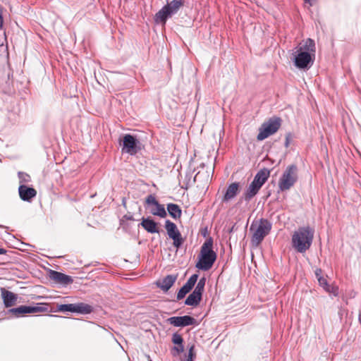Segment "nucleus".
Instances as JSON below:
<instances>
[{
    "instance_id": "nucleus-1",
    "label": "nucleus",
    "mask_w": 361,
    "mask_h": 361,
    "mask_svg": "<svg viewBox=\"0 0 361 361\" xmlns=\"http://www.w3.org/2000/svg\"><path fill=\"white\" fill-rule=\"evenodd\" d=\"M295 49L293 54L295 66L299 69H310L315 60L316 45L314 41L311 38H307L303 44L300 43Z\"/></svg>"
},
{
    "instance_id": "nucleus-2",
    "label": "nucleus",
    "mask_w": 361,
    "mask_h": 361,
    "mask_svg": "<svg viewBox=\"0 0 361 361\" xmlns=\"http://www.w3.org/2000/svg\"><path fill=\"white\" fill-rule=\"evenodd\" d=\"M314 238V230L310 226L299 227L292 235V245L300 253L310 249Z\"/></svg>"
},
{
    "instance_id": "nucleus-3",
    "label": "nucleus",
    "mask_w": 361,
    "mask_h": 361,
    "mask_svg": "<svg viewBox=\"0 0 361 361\" xmlns=\"http://www.w3.org/2000/svg\"><path fill=\"white\" fill-rule=\"evenodd\" d=\"M269 176L270 170L267 168H263L259 170L255 174L253 180L240 197L239 202H242L243 200L246 202H249L259 192Z\"/></svg>"
},
{
    "instance_id": "nucleus-4",
    "label": "nucleus",
    "mask_w": 361,
    "mask_h": 361,
    "mask_svg": "<svg viewBox=\"0 0 361 361\" xmlns=\"http://www.w3.org/2000/svg\"><path fill=\"white\" fill-rule=\"evenodd\" d=\"M213 239L209 237L201 247L199 261L195 267L202 271L210 269L216 259V254L213 250Z\"/></svg>"
},
{
    "instance_id": "nucleus-5",
    "label": "nucleus",
    "mask_w": 361,
    "mask_h": 361,
    "mask_svg": "<svg viewBox=\"0 0 361 361\" xmlns=\"http://www.w3.org/2000/svg\"><path fill=\"white\" fill-rule=\"evenodd\" d=\"M298 169L295 164L288 165L279 180V188L281 192L288 190L298 179Z\"/></svg>"
},
{
    "instance_id": "nucleus-6",
    "label": "nucleus",
    "mask_w": 361,
    "mask_h": 361,
    "mask_svg": "<svg viewBox=\"0 0 361 361\" xmlns=\"http://www.w3.org/2000/svg\"><path fill=\"white\" fill-rule=\"evenodd\" d=\"M185 0H172L167 2L156 14L154 20L157 23H166L168 18L176 14L181 6H183Z\"/></svg>"
},
{
    "instance_id": "nucleus-7",
    "label": "nucleus",
    "mask_w": 361,
    "mask_h": 361,
    "mask_svg": "<svg viewBox=\"0 0 361 361\" xmlns=\"http://www.w3.org/2000/svg\"><path fill=\"white\" fill-rule=\"evenodd\" d=\"M48 311V304L39 302L37 303L35 306L21 305L17 307L8 309L7 314H11L13 317L18 318L29 314L47 312Z\"/></svg>"
},
{
    "instance_id": "nucleus-8",
    "label": "nucleus",
    "mask_w": 361,
    "mask_h": 361,
    "mask_svg": "<svg viewBox=\"0 0 361 361\" xmlns=\"http://www.w3.org/2000/svg\"><path fill=\"white\" fill-rule=\"evenodd\" d=\"M122 146L123 154H128L131 156L136 155L142 149V143L137 136L131 134H125L122 140H119Z\"/></svg>"
},
{
    "instance_id": "nucleus-9",
    "label": "nucleus",
    "mask_w": 361,
    "mask_h": 361,
    "mask_svg": "<svg viewBox=\"0 0 361 361\" xmlns=\"http://www.w3.org/2000/svg\"><path fill=\"white\" fill-rule=\"evenodd\" d=\"M281 126V118L280 117L270 118L267 121L264 122L259 128V133L257 136V140L262 141L269 136L278 131Z\"/></svg>"
},
{
    "instance_id": "nucleus-10",
    "label": "nucleus",
    "mask_w": 361,
    "mask_h": 361,
    "mask_svg": "<svg viewBox=\"0 0 361 361\" xmlns=\"http://www.w3.org/2000/svg\"><path fill=\"white\" fill-rule=\"evenodd\" d=\"M94 311V307L85 302H78L72 304L57 305L55 312H70L80 314H88Z\"/></svg>"
},
{
    "instance_id": "nucleus-11",
    "label": "nucleus",
    "mask_w": 361,
    "mask_h": 361,
    "mask_svg": "<svg viewBox=\"0 0 361 361\" xmlns=\"http://www.w3.org/2000/svg\"><path fill=\"white\" fill-rule=\"evenodd\" d=\"M271 223L266 219H261L257 229L252 234L251 242L255 245H258L262 243L266 235H267L271 230Z\"/></svg>"
},
{
    "instance_id": "nucleus-12",
    "label": "nucleus",
    "mask_w": 361,
    "mask_h": 361,
    "mask_svg": "<svg viewBox=\"0 0 361 361\" xmlns=\"http://www.w3.org/2000/svg\"><path fill=\"white\" fill-rule=\"evenodd\" d=\"M165 228L169 238L173 240V246L177 249L180 248L184 243V238H183L176 224L167 219L165 221Z\"/></svg>"
},
{
    "instance_id": "nucleus-13",
    "label": "nucleus",
    "mask_w": 361,
    "mask_h": 361,
    "mask_svg": "<svg viewBox=\"0 0 361 361\" xmlns=\"http://www.w3.org/2000/svg\"><path fill=\"white\" fill-rule=\"evenodd\" d=\"M168 322L176 327H185L197 324V320L189 315L171 317L168 319Z\"/></svg>"
},
{
    "instance_id": "nucleus-14",
    "label": "nucleus",
    "mask_w": 361,
    "mask_h": 361,
    "mask_svg": "<svg viewBox=\"0 0 361 361\" xmlns=\"http://www.w3.org/2000/svg\"><path fill=\"white\" fill-rule=\"evenodd\" d=\"M49 278L56 283L66 286L73 282V279L71 276L66 275L55 270H48Z\"/></svg>"
},
{
    "instance_id": "nucleus-15",
    "label": "nucleus",
    "mask_w": 361,
    "mask_h": 361,
    "mask_svg": "<svg viewBox=\"0 0 361 361\" xmlns=\"http://www.w3.org/2000/svg\"><path fill=\"white\" fill-rule=\"evenodd\" d=\"M240 192V183L234 182L229 184L225 191L221 201L223 202H228L234 199Z\"/></svg>"
},
{
    "instance_id": "nucleus-16",
    "label": "nucleus",
    "mask_w": 361,
    "mask_h": 361,
    "mask_svg": "<svg viewBox=\"0 0 361 361\" xmlns=\"http://www.w3.org/2000/svg\"><path fill=\"white\" fill-rule=\"evenodd\" d=\"M18 193L22 200L28 202H30L37 195V191L35 189L24 184L20 185L18 188Z\"/></svg>"
},
{
    "instance_id": "nucleus-17",
    "label": "nucleus",
    "mask_w": 361,
    "mask_h": 361,
    "mask_svg": "<svg viewBox=\"0 0 361 361\" xmlns=\"http://www.w3.org/2000/svg\"><path fill=\"white\" fill-rule=\"evenodd\" d=\"M1 295L4 305L6 307H11L16 305L18 300V295L16 293L8 290L4 288H1Z\"/></svg>"
},
{
    "instance_id": "nucleus-18",
    "label": "nucleus",
    "mask_w": 361,
    "mask_h": 361,
    "mask_svg": "<svg viewBox=\"0 0 361 361\" xmlns=\"http://www.w3.org/2000/svg\"><path fill=\"white\" fill-rule=\"evenodd\" d=\"M176 280V275L169 274L163 278L161 280L158 281L156 284L163 291L166 292L173 286Z\"/></svg>"
},
{
    "instance_id": "nucleus-19",
    "label": "nucleus",
    "mask_w": 361,
    "mask_h": 361,
    "mask_svg": "<svg viewBox=\"0 0 361 361\" xmlns=\"http://www.w3.org/2000/svg\"><path fill=\"white\" fill-rule=\"evenodd\" d=\"M142 227L149 233H159V229L157 227V223L149 217L142 218L140 223Z\"/></svg>"
},
{
    "instance_id": "nucleus-20",
    "label": "nucleus",
    "mask_w": 361,
    "mask_h": 361,
    "mask_svg": "<svg viewBox=\"0 0 361 361\" xmlns=\"http://www.w3.org/2000/svg\"><path fill=\"white\" fill-rule=\"evenodd\" d=\"M202 295L193 290L185 299V305L188 306H197L202 300Z\"/></svg>"
},
{
    "instance_id": "nucleus-21",
    "label": "nucleus",
    "mask_w": 361,
    "mask_h": 361,
    "mask_svg": "<svg viewBox=\"0 0 361 361\" xmlns=\"http://www.w3.org/2000/svg\"><path fill=\"white\" fill-rule=\"evenodd\" d=\"M169 215L174 219H180L182 215V210L179 205L174 203H169L166 205Z\"/></svg>"
},
{
    "instance_id": "nucleus-22",
    "label": "nucleus",
    "mask_w": 361,
    "mask_h": 361,
    "mask_svg": "<svg viewBox=\"0 0 361 361\" xmlns=\"http://www.w3.org/2000/svg\"><path fill=\"white\" fill-rule=\"evenodd\" d=\"M151 213L161 218H164L167 215L164 205L159 204V202L155 206V209L151 210Z\"/></svg>"
},
{
    "instance_id": "nucleus-23",
    "label": "nucleus",
    "mask_w": 361,
    "mask_h": 361,
    "mask_svg": "<svg viewBox=\"0 0 361 361\" xmlns=\"http://www.w3.org/2000/svg\"><path fill=\"white\" fill-rule=\"evenodd\" d=\"M199 275L197 274H192L187 281V282L184 284L190 290L192 289L195 286V283L197 281Z\"/></svg>"
},
{
    "instance_id": "nucleus-24",
    "label": "nucleus",
    "mask_w": 361,
    "mask_h": 361,
    "mask_svg": "<svg viewBox=\"0 0 361 361\" xmlns=\"http://www.w3.org/2000/svg\"><path fill=\"white\" fill-rule=\"evenodd\" d=\"M206 278L204 276L200 279L198 281L194 290L200 293V294L203 295L204 290V286L206 283Z\"/></svg>"
},
{
    "instance_id": "nucleus-25",
    "label": "nucleus",
    "mask_w": 361,
    "mask_h": 361,
    "mask_svg": "<svg viewBox=\"0 0 361 361\" xmlns=\"http://www.w3.org/2000/svg\"><path fill=\"white\" fill-rule=\"evenodd\" d=\"M190 289H188L185 285H183L178 290L177 293V300H180L181 299L184 298L186 294H188L190 292Z\"/></svg>"
},
{
    "instance_id": "nucleus-26",
    "label": "nucleus",
    "mask_w": 361,
    "mask_h": 361,
    "mask_svg": "<svg viewBox=\"0 0 361 361\" xmlns=\"http://www.w3.org/2000/svg\"><path fill=\"white\" fill-rule=\"evenodd\" d=\"M18 176L20 183H29L30 181V176L25 172L19 171Z\"/></svg>"
},
{
    "instance_id": "nucleus-27",
    "label": "nucleus",
    "mask_w": 361,
    "mask_h": 361,
    "mask_svg": "<svg viewBox=\"0 0 361 361\" xmlns=\"http://www.w3.org/2000/svg\"><path fill=\"white\" fill-rule=\"evenodd\" d=\"M171 341L174 345L181 344V343H183V338L180 334L175 332L172 334Z\"/></svg>"
},
{
    "instance_id": "nucleus-28",
    "label": "nucleus",
    "mask_w": 361,
    "mask_h": 361,
    "mask_svg": "<svg viewBox=\"0 0 361 361\" xmlns=\"http://www.w3.org/2000/svg\"><path fill=\"white\" fill-rule=\"evenodd\" d=\"M172 350L176 352V353H173V355L174 356L182 353L184 351L183 343H181V344H175L172 348Z\"/></svg>"
},
{
    "instance_id": "nucleus-29",
    "label": "nucleus",
    "mask_w": 361,
    "mask_h": 361,
    "mask_svg": "<svg viewBox=\"0 0 361 361\" xmlns=\"http://www.w3.org/2000/svg\"><path fill=\"white\" fill-rule=\"evenodd\" d=\"M145 202L149 205L152 204L154 206H156L159 203L153 195H149L145 200Z\"/></svg>"
},
{
    "instance_id": "nucleus-30",
    "label": "nucleus",
    "mask_w": 361,
    "mask_h": 361,
    "mask_svg": "<svg viewBox=\"0 0 361 361\" xmlns=\"http://www.w3.org/2000/svg\"><path fill=\"white\" fill-rule=\"evenodd\" d=\"M319 284L321 287L324 288L325 290L326 288H329V286H330L327 281V279L324 277H320L318 280Z\"/></svg>"
},
{
    "instance_id": "nucleus-31",
    "label": "nucleus",
    "mask_w": 361,
    "mask_h": 361,
    "mask_svg": "<svg viewBox=\"0 0 361 361\" xmlns=\"http://www.w3.org/2000/svg\"><path fill=\"white\" fill-rule=\"evenodd\" d=\"M195 345L192 344L188 348V355L187 359L192 360L195 357V353L194 352Z\"/></svg>"
},
{
    "instance_id": "nucleus-32",
    "label": "nucleus",
    "mask_w": 361,
    "mask_h": 361,
    "mask_svg": "<svg viewBox=\"0 0 361 361\" xmlns=\"http://www.w3.org/2000/svg\"><path fill=\"white\" fill-rule=\"evenodd\" d=\"M326 292L332 293L334 296H337L338 294V288L334 286H329V288L325 290Z\"/></svg>"
},
{
    "instance_id": "nucleus-33",
    "label": "nucleus",
    "mask_w": 361,
    "mask_h": 361,
    "mask_svg": "<svg viewBox=\"0 0 361 361\" xmlns=\"http://www.w3.org/2000/svg\"><path fill=\"white\" fill-rule=\"evenodd\" d=\"M314 274L317 281L319 280V279H320V277H324L322 276V270L320 268L316 269Z\"/></svg>"
},
{
    "instance_id": "nucleus-34",
    "label": "nucleus",
    "mask_w": 361,
    "mask_h": 361,
    "mask_svg": "<svg viewBox=\"0 0 361 361\" xmlns=\"http://www.w3.org/2000/svg\"><path fill=\"white\" fill-rule=\"evenodd\" d=\"M4 19H3V7L0 6V30L3 27Z\"/></svg>"
},
{
    "instance_id": "nucleus-35",
    "label": "nucleus",
    "mask_w": 361,
    "mask_h": 361,
    "mask_svg": "<svg viewBox=\"0 0 361 361\" xmlns=\"http://www.w3.org/2000/svg\"><path fill=\"white\" fill-rule=\"evenodd\" d=\"M290 133H288L286 136L285 147H288L290 144Z\"/></svg>"
},
{
    "instance_id": "nucleus-36",
    "label": "nucleus",
    "mask_w": 361,
    "mask_h": 361,
    "mask_svg": "<svg viewBox=\"0 0 361 361\" xmlns=\"http://www.w3.org/2000/svg\"><path fill=\"white\" fill-rule=\"evenodd\" d=\"M123 219H125L126 220L134 221L133 216L131 214H130V213L127 214H125L123 216Z\"/></svg>"
},
{
    "instance_id": "nucleus-37",
    "label": "nucleus",
    "mask_w": 361,
    "mask_h": 361,
    "mask_svg": "<svg viewBox=\"0 0 361 361\" xmlns=\"http://www.w3.org/2000/svg\"><path fill=\"white\" fill-rule=\"evenodd\" d=\"M316 0H304V1L312 6Z\"/></svg>"
},
{
    "instance_id": "nucleus-38",
    "label": "nucleus",
    "mask_w": 361,
    "mask_h": 361,
    "mask_svg": "<svg viewBox=\"0 0 361 361\" xmlns=\"http://www.w3.org/2000/svg\"><path fill=\"white\" fill-rule=\"evenodd\" d=\"M7 252V250L3 247H0V255H4Z\"/></svg>"
},
{
    "instance_id": "nucleus-39",
    "label": "nucleus",
    "mask_w": 361,
    "mask_h": 361,
    "mask_svg": "<svg viewBox=\"0 0 361 361\" xmlns=\"http://www.w3.org/2000/svg\"><path fill=\"white\" fill-rule=\"evenodd\" d=\"M122 205L124 207H126V197H123L122 199Z\"/></svg>"
},
{
    "instance_id": "nucleus-40",
    "label": "nucleus",
    "mask_w": 361,
    "mask_h": 361,
    "mask_svg": "<svg viewBox=\"0 0 361 361\" xmlns=\"http://www.w3.org/2000/svg\"><path fill=\"white\" fill-rule=\"evenodd\" d=\"M49 316L51 317H60L59 315H55V314H49Z\"/></svg>"
},
{
    "instance_id": "nucleus-41",
    "label": "nucleus",
    "mask_w": 361,
    "mask_h": 361,
    "mask_svg": "<svg viewBox=\"0 0 361 361\" xmlns=\"http://www.w3.org/2000/svg\"><path fill=\"white\" fill-rule=\"evenodd\" d=\"M191 173H189L188 176H190ZM185 177H187V179H188V180H190V177H188V175H185Z\"/></svg>"
},
{
    "instance_id": "nucleus-42",
    "label": "nucleus",
    "mask_w": 361,
    "mask_h": 361,
    "mask_svg": "<svg viewBox=\"0 0 361 361\" xmlns=\"http://www.w3.org/2000/svg\"><path fill=\"white\" fill-rule=\"evenodd\" d=\"M191 173H189L188 176H190ZM185 177H187V179H188V180H190V177H188V175H185Z\"/></svg>"
},
{
    "instance_id": "nucleus-43",
    "label": "nucleus",
    "mask_w": 361,
    "mask_h": 361,
    "mask_svg": "<svg viewBox=\"0 0 361 361\" xmlns=\"http://www.w3.org/2000/svg\"><path fill=\"white\" fill-rule=\"evenodd\" d=\"M191 173H189L188 176H190ZM185 177H187V179H188V180H190V177H188V175H185Z\"/></svg>"
},
{
    "instance_id": "nucleus-44",
    "label": "nucleus",
    "mask_w": 361,
    "mask_h": 361,
    "mask_svg": "<svg viewBox=\"0 0 361 361\" xmlns=\"http://www.w3.org/2000/svg\"><path fill=\"white\" fill-rule=\"evenodd\" d=\"M359 320H360V322L361 323V314H360V316H359Z\"/></svg>"
},
{
    "instance_id": "nucleus-45",
    "label": "nucleus",
    "mask_w": 361,
    "mask_h": 361,
    "mask_svg": "<svg viewBox=\"0 0 361 361\" xmlns=\"http://www.w3.org/2000/svg\"><path fill=\"white\" fill-rule=\"evenodd\" d=\"M253 224L251 225L250 230H252Z\"/></svg>"
},
{
    "instance_id": "nucleus-46",
    "label": "nucleus",
    "mask_w": 361,
    "mask_h": 361,
    "mask_svg": "<svg viewBox=\"0 0 361 361\" xmlns=\"http://www.w3.org/2000/svg\"><path fill=\"white\" fill-rule=\"evenodd\" d=\"M186 361H193L192 360H190V359H187Z\"/></svg>"
},
{
    "instance_id": "nucleus-47",
    "label": "nucleus",
    "mask_w": 361,
    "mask_h": 361,
    "mask_svg": "<svg viewBox=\"0 0 361 361\" xmlns=\"http://www.w3.org/2000/svg\"><path fill=\"white\" fill-rule=\"evenodd\" d=\"M149 361H152V360L149 359Z\"/></svg>"
},
{
    "instance_id": "nucleus-48",
    "label": "nucleus",
    "mask_w": 361,
    "mask_h": 361,
    "mask_svg": "<svg viewBox=\"0 0 361 361\" xmlns=\"http://www.w3.org/2000/svg\"><path fill=\"white\" fill-rule=\"evenodd\" d=\"M0 227H1V226H0Z\"/></svg>"
}]
</instances>
